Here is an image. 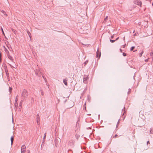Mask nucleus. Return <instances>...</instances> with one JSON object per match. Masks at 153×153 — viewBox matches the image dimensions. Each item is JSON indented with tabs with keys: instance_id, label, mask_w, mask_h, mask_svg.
Instances as JSON below:
<instances>
[{
	"instance_id": "15",
	"label": "nucleus",
	"mask_w": 153,
	"mask_h": 153,
	"mask_svg": "<svg viewBox=\"0 0 153 153\" xmlns=\"http://www.w3.org/2000/svg\"><path fill=\"white\" fill-rule=\"evenodd\" d=\"M22 100H21V101H20V105H19V106H21L22 105V102H23V101H24V100H22Z\"/></svg>"
},
{
	"instance_id": "40",
	"label": "nucleus",
	"mask_w": 153,
	"mask_h": 153,
	"mask_svg": "<svg viewBox=\"0 0 153 153\" xmlns=\"http://www.w3.org/2000/svg\"><path fill=\"white\" fill-rule=\"evenodd\" d=\"M71 102V103H72V104H73V102Z\"/></svg>"
},
{
	"instance_id": "9",
	"label": "nucleus",
	"mask_w": 153,
	"mask_h": 153,
	"mask_svg": "<svg viewBox=\"0 0 153 153\" xmlns=\"http://www.w3.org/2000/svg\"><path fill=\"white\" fill-rule=\"evenodd\" d=\"M87 79V77L86 76H84L83 78V82L85 83H86V81Z\"/></svg>"
},
{
	"instance_id": "10",
	"label": "nucleus",
	"mask_w": 153,
	"mask_h": 153,
	"mask_svg": "<svg viewBox=\"0 0 153 153\" xmlns=\"http://www.w3.org/2000/svg\"><path fill=\"white\" fill-rule=\"evenodd\" d=\"M10 140H11V145H12L13 144V140H14V138L13 137V136H12L11 137Z\"/></svg>"
},
{
	"instance_id": "18",
	"label": "nucleus",
	"mask_w": 153,
	"mask_h": 153,
	"mask_svg": "<svg viewBox=\"0 0 153 153\" xmlns=\"http://www.w3.org/2000/svg\"><path fill=\"white\" fill-rule=\"evenodd\" d=\"M88 60H87L84 63V64H85V65H86V64H87L88 63Z\"/></svg>"
},
{
	"instance_id": "14",
	"label": "nucleus",
	"mask_w": 153,
	"mask_h": 153,
	"mask_svg": "<svg viewBox=\"0 0 153 153\" xmlns=\"http://www.w3.org/2000/svg\"><path fill=\"white\" fill-rule=\"evenodd\" d=\"M108 19V16L106 17L104 19V21L106 22Z\"/></svg>"
},
{
	"instance_id": "36",
	"label": "nucleus",
	"mask_w": 153,
	"mask_h": 153,
	"mask_svg": "<svg viewBox=\"0 0 153 153\" xmlns=\"http://www.w3.org/2000/svg\"><path fill=\"white\" fill-rule=\"evenodd\" d=\"M124 47H125V46H123V48H124Z\"/></svg>"
},
{
	"instance_id": "17",
	"label": "nucleus",
	"mask_w": 153,
	"mask_h": 153,
	"mask_svg": "<svg viewBox=\"0 0 153 153\" xmlns=\"http://www.w3.org/2000/svg\"><path fill=\"white\" fill-rule=\"evenodd\" d=\"M12 88L11 87H10L9 88V92L11 93V91H12Z\"/></svg>"
},
{
	"instance_id": "22",
	"label": "nucleus",
	"mask_w": 153,
	"mask_h": 153,
	"mask_svg": "<svg viewBox=\"0 0 153 153\" xmlns=\"http://www.w3.org/2000/svg\"><path fill=\"white\" fill-rule=\"evenodd\" d=\"M41 94L42 95H43L44 94H43V91L42 90H41Z\"/></svg>"
},
{
	"instance_id": "19",
	"label": "nucleus",
	"mask_w": 153,
	"mask_h": 153,
	"mask_svg": "<svg viewBox=\"0 0 153 153\" xmlns=\"http://www.w3.org/2000/svg\"><path fill=\"white\" fill-rule=\"evenodd\" d=\"M115 40H111V39H110V41L111 42H112V43H113L114 42H115Z\"/></svg>"
},
{
	"instance_id": "26",
	"label": "nucleus",
	"mask_w": 153,
	"mask_h": 153,
	"mask_svg": "<svg viewBox=\"0 0 153 153\" xmlns=\"http://www.w3.org/2000/svg\"><path fill=\"white\" fill-rule=\"evenodd\" d=\"M149 143H150L149 141H148L147 142V144L148 145V144H149Z\"/></svg>"
},
{
	"instance_id": "11",
	"label": "nucleus",
	"mask_w": 153,
	"mask_h": 153,
	"mask_svg": "<svg viewBox=\"0 0 153 153\" xmlns=\"http://www.w3.org/2000/svg\"><path fill=\"white\" fill-rule=\"evenodd\" d=\"M18 98H16V99L15 100V105L16 106V105H18V103H17V101H18Z\"/></svg>"
},
{
	"instance_id": "21",
	"label": "nucleus",
	"mask_w": 153,
	"mask_h": 153,
	"mask_svg": "<svg viewBox=\"0 0 153 153\" xmlns=\"http://www.w3.org/2000/svg\"><path fill=\"white\" fill-rule=\"evenodd\" d=\"M123 55L124 56H126V53H123Z\"/></svg>"
},
{
	"instance_id": "1",
	"label": "nucleus",
	"mask_w": 153,
	"mask_h": 153,
	"mask_svg": "<svg viewBox=\"0 0 153 153\" xmlns=\"http://www.w3.org/2000/svg\"><path fill=\"white\" fill-rule=\"evenodd\" d=\"M28 96L27 91L26 89H24L22 93L21 96L22 99L23 100H25V98H27Z\"/></svg>"
},
{
	"instance_id": "4",
	"label": "nucleus",
	"mask_w": 153,
	"mask_h": 153,
	"mask_svg": "<svg viewBox=\"0 0 153 153\" xmlns=\"http://www.w3.org/2000/svg\"><path fill=\"white\" fill-rule=\"evenodd\" d=\"M37 118H36V121L38 125H39V121H40V117L39 116V114H37Z\"/></svg>"
},
{
	"instance_id": "5",
	"label": "nucleus",
	"mask_w": 153,
	"mask_h": 153,
	"mask_svg": "<svg viewBox=\"0 0 153 153\" xmlns=\"http://www.w3.org/2000/svg\"><path fill=\"white\" fill-rule=\"evenodd\" d=\"M26 149V146L25 145H23L22 146L21 149V152L23 153V152H25V149Z\"/></svg>"
},
{
	"instance_id": "3",
	"label": "nucleus",
	"mask_w": 153,
	"mask_h": 153,
	"mask_svg": "<svg viewBox=\"0 0 153 153\" xmlns=\"http://www.w3.org/2000/svg\"><path fill=\"white\" fill-rule=\"evenodd\" d=\"M135 4H136L140 6H141V3L140 1L138 0H136L134 1Z\"/></svg>"
},
{
	"instance_id": "13",
	"label": "nucleus",
	"mask_w": 153,
	"mask_h": 153,
	"mask_svg": "<svg viewBox=\"0 0 153 153\" xmlns=\"http://www.w3.org/2000/svg\"><path fill=\"white\" fill-rule=\"evenodd\" d=\"M134 48H135V47L134 46L131 47L130 49V50L131 51H132L133 50Z\"/></svg>"
},
{
	"instance_id": "38",
	"label": "nucleus",
	"mask_w": 153,
	"mask_h": 153,
	"mask_svg": "<svg viewBox=\"0 0 153 153\" xmlns=\"http://www.w3.org/2000/svg\"><path fill=\"white\" fill-rule=\"evenodd\" d=\"M116 39V40H117V39Z\"/></svg>"
},
{
	"instance_id": "12",
	"label": "nucleus",
	"mask_w": 153,
	"mask_h": 153,
	"mask_svg": "<svg viewBox=\"0 0 153 153\" xmlns=\"http://www.w3.org/2000/svg\"><path fill=\"white\" fill-rule=\"evenodd\" d=\"M150 132L152 134H153V130L152 128H150Z\"/></svg>"
},
{
	"instance_id": "20",
	"label": "nucleus",
	"mask_w": 153,
	"mask_h": 153,
	"mask_svg": "<svg viewBox=\"0 0 153 153\" xmlns=\"http://www.w3.org/2000/svg\"><path fill=\"white\" fill-rule=\"evenodd\" d=\"M143 53V51H142V52L140 53V57H141V56H142Z\"/></svg>"
},
{
	"instance_id": "7",
	"label": "nucleus",
	"mask_w": 153,
	"mask_h": 153,
	"mask_svg": "<svg viewBox=\"0 0 153 153\" xmlns=\"http://www.w3.org/2000/svg\"><path fill=\"white\" fill-rule=\"evenodd\" d=\"M67 81H68V80L67 78L64 79L63 80V83H64L65 85H68Z\"/></svg>"
},
{
	"instance_id": "8",
	"label": "nucleus",
	"mask_w": 153,
	"mask_h": 153,
	"mask_svg": "<svg viewBox=\"0 0 153 153\" xmlns=\"http://www.w3.org/2000/svg\"><path fill=\"white\" fill-rule=\"evenodd\" d=\"M7 56H8V58H9L10 59L11 61H13V59L12 57L11 56H10L9 55V54H8H8H7Z\"/></svg>"
},
{
	"instance_id": "35",
	"label": "nucleus",
	"mask_w": 153,
	"mask_h": 153,
	"mask_svg": "<svg viewBox=\"0 0 153 153\" xmlns=\"http://www.w3.org/2000/svg\"><path fill=\"white\" fill-rule=\"evenodd\" d=\"M113 37V36H112V37H111L112 38Z\"/></svg>"
},
{
	"instance_id": "6",
	"label": "nucleus",
	"mask_w": 153,
	"mask_h": 153,
	"mask_svg": "<svg viewBox=\"0 0 153 153\" xmlns=\"http://www.w3.org/2000/svg\"><path fill=\"white\" fill-rule=\"evenodd\" d=\"M74 141L73 140H70L68 142V145L72 146L74 145Z\"/></svg>"
},
{
	"instance_id": "2",
	"label": "nucleus",
	"mask_w": 153,
	"mask_h": 153,
	"mask_svg": "<svg viewBox=\"0 0 153 153\" xmlns=\"http://www.w3.org/2000/svg\"><path fill=\"white\" fill-rule=\"evenodd\" d=\"M101 56V53L100 52H99V49L98 48L97 49V51L96 52V57H99V58Z\"/></svg>"
},
{
	"instance_id": "24",
	"label": "nucleus",
	"mask_w": 153,
	"mask_h": 153,
	"mask_svg": "<svg viewBox=\"0 0 153 153\" xmlns=\"http://www.w3.org/2000/svg\"><path fill=\"white\" fill-rule=\"evenodd\" d=\"M1 31H2V33H3V34H4V31H3V29L1 27Z\"/></svg>"
},
{
	"instance_id": "41",
	"label": "nucleus",
	"mask_w": 153,
	"mask_h": 153,
	"mask_svg": "<svg viewBox=\"0 0 153 153\" xmlns=\"http://www.w3.org/2000/svg\"><path fill=\"white\" fill-rule=\"evenodd\" d=\"M24 152H23V153H25Z\"/></svg>"
},
{
	"instance_id": "25",
	"label": "nucleus",
	"mask_w": 153,
	"mask_h": 153,
	"mask_svg": "<svg viewBox=\"0 0 153 153\" xmlns=\"http://www.w3.org/2000/svg\"><path fill=\"white\" fill-rule=\"evenodd\" d=\"M118 136V135L117 134H115V135L114 136V137H115V138H116L117 137V136Z\"/></svg>"
},
{
	"instance_id": "32",
	"label": "nucleus",
	"mask_w": 153,
	"mask_h": 153,
	"mask_svg": "<svg viewBox=\"0 0 153 153\" xmlns=\"http://www.w3.org/2000/svg\"><path fill=\"white\" fill-rule=\"evenodd\" d=\"M73 106V104H72V105L70 107H69V108L72 107Z\"/></svg>"
},
{
	"instance_id": "27",
	"label": "nucleus",
	"mask_w": 153,
	"mask_h": 153,
	"mask_svg": "<svg viewBox=\"0 0 153 153\" xmlns=\"http://www.w3.org/2000/svg\"><path fill=\"white\" fill-rule=\"evenodd\" d=\"M119 120L118 121V123H117V126H116V127H117V126H118V125L119 124Z\"/></svg>"
},
{
	"instance_id": "33",
	"label": "nucleus",
	"mask_w": 153,
	"mask_h": 153,
	"mask_svg": "<svg viewBox=\"0 0 153 153\" xmlns=\"http://www.w3.org/2000/svg\"><path fill=\"white\" fill-rule=\"evenodd\" d=\"M31 100H33V98H32H32H31Z\"/></svg>"
},
{
	"instance_id": "23",
	"label": "nucleus",
	"mask_w": 153,
	"mask_h": 153,
	"mask_svg": "<svg viewBox=\"0 0 153 153\" xmlns=\"http://www.w3.org/2000/svg\"><path fill=\"white\" fill-rule=\"evenodd\" d=\"M150 56L151 57H152L153 56V52H151L150 53Z\"/></svg>"
},
{
	"instance_id": "28",
	"label": "nucleus",
	"mask_w": 153,
	"mask_h": 153,
	"mask_svg": "<svg viewBox=\"0 0 153 153\" xmlns=\"http://www.w3.org/2000/svg\"><path fill=\"white\" fill-rule=\"evenodd\" d=\"M82 45H87V44H84V43H82Z\"/></svg>"
},
{
	"instance_id": "30",
	"label": "nucleus",
	"mask_w": 153,
	"mask_h": 153,
	"mask_svg": "<svg viewBox=\"0 0 153 153\" xmlns=\"http://www.w3.org/2000/svg\"><path fill=\"white\" fill-rule=\"evenodd\" d=\"M148 61V59H146V60H145V61L146 62H147Z\"/></svg>"
},
{
	"instance_id": "39",
	"label": "nucleus",
	"mask_w": 153,
	"mask_h": 153,
	"mask_svg": "<svg viewBox=\"0 0 153 153\" xmlns=\"http://www.w3.org/2000/svg\"><path fill=\"white\" fill-rule=\"evenodd\" d=\"M135 51H134V52H135Z\"/></svg>"
},
{
	"instance_id": "34",
	"label": "nucleus",
	"mask_w": 153,
	"mask_h": 153,
	"mask_svg": "<svg viewBox=\"0 0 153 153\" xmlns=\"http://www.w3.org/2000/svg\"><path fill=\"white\" fill-rule=\"evenodd\" d=\"M35 73H36V75H37L38 74L36 72Z\"/></svg>"
},
{
	"instance_id": "16",
	"label": "nucleus",
	"mask_w": 153,
	"mask_h": 153,
	"mask_svg": "<svg viewBox=\"0 0 153 153\" xmlns=\"http://www.w3.org/2000/svg\"><path fill=\"white\" fill-rule=\"evenodd\" d=\"M46 135V133H45L44 134V137L43 138V140H44L45 139Z\"/></svg>"
},
{
	"instance_id": "29",
	"label": "nucleus",
	"mask_w": 153,
	"mask_h": 153,
	"mask_svg": "<svg viewBox=\"0 0 153 153\" xmlns=\"http://www.w3.org/2000/svg\"><path fill=\"white\" fill-rule=\"evenodd\" d=\"M120 51L121 52H122V50L121 49H120Z\"/></svg>"
},
{
	"instance_id": "31",
	"label": "nucleus",
	"mask_w": 153,
	"mask_h": 153,
	"mask_svg": "<svg viewBox=\"0 0 153 153\" xmlns=\"http://www.w3.org/2000/svg\"><path fill=\"white\" fill-rule=\"evenodd\" d=\"M18 95H17L16 96V98H18Z\"/></svg>"
},
{
	"instance_id": "37",
	"label": "nucleus",
	"mask_w": 153,
	"mask_h": 153,
	"mask_svg": "<svg viewBox=\"0 0 153 153\" xmlns=\"http://www.w3.org/2000/svg\"><path fill=\"white\" fill-rule=\"evenodd\" d=\"M134 31H135L134 30V31H133V33H134Z\"/></svg>"
}]
</instances>
